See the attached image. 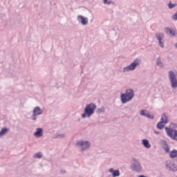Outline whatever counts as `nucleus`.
<instances>
[{"label": "nucleus", "mask_w": 177, "mask_h": 177, "mask_svg": "<svg viewBox=\"0 0 177 177\" xmlns=\"http://www.w3.org/2000/svg\"><path fill=\"white\" fill-rule=\"evenodd\" d=\"M97 107V106L95 103L87 104L84 109V113L81 114L82 118H91L95 114V110H96Z\"/></svg>", "instance_id": "obj_1"}, {"label": "nucleus", "mask_w": 177, "mask_h": 177, "mask_svg": "<svg viewBox=\"0 0 177 177\" xmlns=\"http://www.w3.org/2000/svg\"><path fill=\"white\" fill-rule=\"evenodd\" d=\"M135 97V91L132 88H128L125 93L120 94V100L122 104L131 102Z\"/></svg>", "instance_id": "obj_2"}, {"label": "nucleus", "mask_w": 177, "mask_h": 177, "mask_svg": "<svg viewBox=\"0 0 177 177\" xmlns=\"http://www.w3.org/2000/svg\"><path fill=\"white\" fill-rule=\"evenodd\" d=\"M142 64V59L139 58L135 59L130 64L123 67L122 72V73H129L131 71H135L138 67Z\"/></svg>", "instance_id": "obj_3"}, {"label": "nucleus", "mask_w": 177, "mask_h": 177, "mask_svg": "<svg viewBox=\"0 0 177 177\" xmlns=\"http://www.w3.org/2000/svg\"><path fill=\"white\" fill-rule=\"evenodd\" d=\"M75 146L79 149L81 153H84V151H88L91 147L92 146V143L90 142L89 140H80L76 142Z\"/></svg>", "instance_id": "obj_4"}, {"label": "nucleus", "mask_w": 177, "mask_h": 177, "mask_svg": "<svg viewBox=\"0 0 177 177\" xmlns=\"http://www.w3.org/2000/svg\"><path fill=\"white\" fill-rule=\"evenodd\" d=\"M155 37L160 48H165V35L162 32H156Z\"/></svg>", "instance_id": "obj_5"}, {"label": "nucleus", "mask_w": 177, "mask_h": 177, "mask_svg": "<svg viewBox=\"0 0 177 177\" xmlns=\"http://www.w3.org/2000/svg\"><path fill=\"white\" fill-rule=\"evenodd\" d=\"M169 74V80L170 81V85L171 88L176 89L177 88V74L172 71H169L168 72Z\"/></svg>", "instance_id": "obj_6"}, {"label": "nucleus", "mask_w": 177, "mask_h": 177, "mask_svg": "<svg viewBox=\"0 0 177 177\" xmlns=\"http://www.w3.org/2000/svg\"><path fill=\"white\" fill-rule=\"evenodd\" d=\"M133 164L131 165V169H132L134 172H137L140 174L143 171V167H142V164L138 159L133 158Z\"/></svg>", "instance_id": "obj_7"}, {"label": "nucleus", "mask_w": 177, "mask_h": 177, "mask_svg": "<svg viewBox=\"0 0 177 177\" xmlns=\"http://www.w3.org/2000/svg\"><path fill=\"white\" fill-rule=\"evenodd\" d=\"M44 111H42V109H41V107H35L32 111V120L37 121V120H38V115H42Z\"/></svg>", "instance_id": "obj_8"}, {"label": "nucleus", "mask_w": 177, "mask_h": 177, "mask_svg": "<svg viewBox=\"0 0 177 177\" xmlns=\"http://www.w3.org/2000/svg\"><path fill=\"white\" fill-rule=\"evenodd\" d=\"M165 167L167 171L169 172H176L177 171V166L171 160H167L165 163Z\"/></svg>", "instance_id": "obj_9"}, {"label": "nucleus", "mask_w": 177, "mask_h": 177, "mask_svg": "<svg viewBox=\"0 0 177 177\" xmlns=\"http://www.w3.org/2000/svg\"><path fill=\"white\" fill-rule=\"evenodd\" d=\"M77 20L80 24L82 26H88L89 24V19L86 17H84V15H78L77 17Z\"/></svg>", "instance_id": "obj_10"}, {"label": "nucleus", "mask_w": 177, "mask_h": 177, "mask_svg": "<svg viewBox=\"0 0 177 177\" xmlns=\"http://www.w3.org/2000/svg\"><path fill=\"white\" fill-rule=\"evenodd\" d=\"M140 115L149 118V120H154V115H150L147 109L140 110Z\"/></svg>", "instance_id": "obj_11"}, {"label": "nucleus", "mask_w": 177, "mask_h": 177, "mask_svg": "<svg viewBox=\"0 0 177 177\" xmlns=\"http://www.w3.org/2000/svg\"><path fill=\"white\" fill-rule=\"evenodd\" d=\"M33 135L35 138H42L44 136V129L37 128Z\"/></svg>", "instance_id": "obj_12"}, {"label": "nucleus", "mask_w": 177, "mask_h": 177, "mask_svg": "<svg viewBox=\"0 0 177 177\" xmlns=\"http://www.w3.org/2000/svg\"><path fill=\"white\" fill-rule=\"evenodd\" d=\"M165 32L167 35H169V37H175L176 35V32L174 30L169 28V27L165 28Z\"/></svg>", "instance_id": "obj_13"}, {"label": "nucleus", "mask_w": 177, "mask_h": 177, "mask_svg": "<svg viewBox=\"0 0 177 177\" xmlns=\"http://www.w3.org/2000/svg\"><path fill=\"white\" fill-rule=\"evenodd\" d=\"M32 158L35 160H41L44 158V153L41 151L36 152L32 154Z\"/></svg>", "instance_id": "obj_14"}, {"label": "nucleus", "mask_w": 177, "mask_h": 177, "mask_svg": "<svg viewBox=\"0 0 177 177\" xmlns=\"http://www.w3.org/2000/svg\"><path fill=\"white\" fill-rule=\"evenodd\" d=\"M9 128L3 127L0 130V138H3V136H6L8 133H9Z\"/></svg>", "instance_id": "obj_15"}, {"label": "nucleus", "mask_w": 177, "mask_h": 177, "mask_svg": "<svg viewBox=\"0 0 177 177\" xmlns=\"http://www.w3.org/2000/svg\"><path fill=\"white\" fill-rule=\"evenodd\" d=\"M109 172H110V174H112L113 177H118L120 176V175H121V174L120 173V170H114L113 168L109 169Z\"/></svg>", "instance_id": "obj_16"}, {"label": "nucleus", "mask_w": 177, "mask_h": 177, "mask_svg": "<svg viewBox=\"0 0 177 177\" xmlns=\"http://www.w3.org/2000/svg\"><path fill=\"white\" fill-rule=\"evenodd\" d=\"M141 143H142V146H144V147H145V149H150V147H151V145L150 144L149 140L147 139L142 140Z\"/></svg>", "instance_id": "obj_17"}, {"label": "nucleus", "mask_w": 177, "mask_h": 177, "mask_svg": "<svg viewBox=\"0 0 177 177\" xmlns=\"http://www.w3.org/2000/svg\"><path fill=\"white\" fill-rule=\"evenodd\" d=\"M156 66L159 67V68H164L165 67L164 63L162 62V61L161 60V58L160 57H158L156 59Z\"/></svg>", "instance_id": "obj_18"}, {"label": "nucleus", "mask_w": 177, "mask_h": 177, "mask_svg": "<svg viewBox=\"0 0 177 177\" xmlns=\"http://www.w3.org/2000/svg\"><path fill=\"white\" fill-rule=\"evenodd\" d=\"M111 37L112 38V39H118V38H120V34H118V32H115V31H112V32L111 33Z\"/></svg>", "instance_id": "obj_19"}, {"label": "nucleus", "mask_w": 177, "mask_h": 177, "mask_svg": "<svg viewBox=\"0 0 177 177\" xmlns=\"http://www.w3.org/2000/svg\"><path fill=\"white\" fill-rule=\"evenodd\" d=\"M54 139H64L66 138V134L64 133H57L53 136Z\"/></svg>", "instance_id": "obj_20"}, {"label": "nucleus", "mask_w": 177, "mask_h": 177, "mask_svg": "<svg viewBox=\"0 0 177 177\" xmlns=\"http://www.w3.org/2000/svg\"><path fill=\"white\" fill-rule=\"evenodd\" d=\"M161 122L165 124H168V116L165 113H163L161 116Z\"/></svg>", "instance_id": "obj_21"}, {"label": "nucleus", "mask_w": 177, "mask_h": 177, "mask_svg": "<svg viewBox=\"0 0 177 177\" xmlns=\"http://www.w3.org/2000/svg\"><path fill=\"white\" fill-rule=\"evenodd\" d=\"M170 158H175L177 157V151L176 149L169 152Z\"/></svg>", "instance_id": "obj_22"}, {"label": "nucleus", "mask_w": 177, "mask_h": 177, "mask_svg": "<svg viewBox=\"0 0 177 177\" xmlns=\"http://www.w3.org/2000/svg\"><path fill=\"white\" fill-rule=\"evenodd\" d=\"M96 113L97 114H104V113H106V108H104V106H102L101 108H98L96 110Z\"/></svg>", "instance_id": "obj_23"}, {"label": "nucleus", "mask_w": 177, "mask_h": 177, "mask_svg": "<svg viewBox=\"0 0 177 177\" xmlns=\"http://www.w3.org/2000/svg\"><path fill=\"white\" fill-rule=\"evenodd\" d=\"M165 127V123H164L163 122H159L157 124V128H158V129H162V128H164Z\"/></svg>", "instance_id": "obj_24"}, {"label": "nucleus", "mask_w": 177, "mask_h": 177, "mask_svg": "<svg viewBox=\"0 0 177 177\" xmlns=\"http://www.w3.org/2000/svg\"><path fill=\"white\" fill-rule=\"evenodd\" d=\"M102 1L104 5H111V3L114 4V1H112L111 0H102Z\"/></svg>", "instance_id": "obj_25"}, {"label": "nucleus", "mask_w": 177, "mask_h": 177, "mask_svg": "<svg viewBox=\"0 0 177 177\" xmlns=\"http://www.w3.org/2000/svg\"><path fill=\"white\" fill-rule=\"evenodd\" d=\"M176 6V4H173L172 3H168V8L169 9H174Z\"/></svg>", "instance_id": "obj_26"}, {"label": "nucleus", "mask_w": 177, "mask_h": 177, "mask_svg": "<svg viewBox=\"0 0 177 177\" xmlns=\"http://www.w3.org/2000/svg\"><path fill=\"white\" fill-rule=\"evenodd\" d=\"M164 149H165V151L166 153H169L171 152V151H169V147L168 146V145L165 144Z\"/></svg>", "instance_id": "obj_27"}, {"label": "nucleus", "mask_w": 177, "mask_h": 177, "mask_svg": "<svg viewBox=\"0 0 177 177\" xmlns=\"http://www.w3.org/2000/svg\"><path fill=\"white\" fill-rule=\"evenodd\" d=\"M67 171L64 169H61L59 171V174H61V175H64V174H66Z\"/></svg>", "instance_id": "obj_28"}, {"label": "nucleus", "mask_w": 177, "mask_h": 177, "mask_svg": "<svg viewBox=\"0 0 177 177\" xmlns=\"http://www.w3.org/2000/svg\"><path fill=\"white\" fill-rule=\"evenodd\" d=\"M174 46H175V48H176V49H177V43H176V44H174Z\"/></svg>", "instance_id": "obj_29"}]
</instances>
